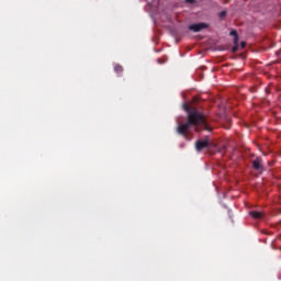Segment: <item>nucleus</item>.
<instances>
[{
  "mask_svg": "<svg viewBox=\"0 0 281 281\" xmlns=\"http://www.w3.org/2000/svg\"><path fill=\"white\" fill-rule=\"evenodd\" d=\"M227 16V11H221L218 13V18L221 19V21H223V19H225Z\"/></svg>",
  "mask_w": 281,
  "mask_h": 281,
  "instance_id": "obj_7",
  "label": "nucleus"
},
{
  "mask_svg": "<svg viewBox=\"0 0 281 281\" xmlns=\"http://www.w3.org/2000/svg\"><path fill=\"white\" fill-rule=\"evenodd\" d=\"M210 148V136H205L203 139H198L195 142V150L201 153V150Z\"/></svg>",
  "mask_w": 281,
  "mask_h": 281,
  "instance_id": "obj_2",
  "label": "nucleus"
},
{
  "mask_svg": "<svg viewBox=\"0 0 281 281\" xmlns=\"http://www.w3.org/2000/svg\"><path fill=\"white\" fill-rule=\"evenodd\" d=\"M188 3H194V0H187Z\"/></svg>",
  "mask_w": 281,
  "mask_h": 281,
  "instance_id": "obj_12",
  "label": "nucleus"
},
{
  "mask_svg": "<svg viewBox=\"0 0 281 281\" xmlns=\"http://www.w3.org/2000/svg\"><path fill=\"white\" fill-rule=\"evenodd\" d=\"M246 46H247V43H246V42H241V43H240L241 49H245Z\"/></svg>",
  "mask_w": 281,
  "mask_h": 281,
  "instance_id": "obj_10",
  "label": "nucleus"
},
{
  "mask_svg": "<svg viewBox=\"0 0 281 281\" xmlns=\"http://www.w3.org/2000/svg\"><path fill=\"white\" fill-rule=\"evenodd\" d=\"M209 27H210V24L205 22L189 25V30L191 32H202V30H207Z\"/></svg>",
  "mask_w": 281,
  "mask_h": 281,
  "instance_id": "obj_3",
  "label": "nucleus"
},
{
  "mask_svg": "<svg viewBox=\"0 0 281 281\" xmlns=\"http://www.w3.org/2000/svg\"><path fill=\"white\" fill-rule=\"evenodd\" d=\"M252 168L258 172H262L265 170V166H262V158H256L252 160Z\"/></svg>",
  "mask_w": 281,
  "mask_h": 281,
  "instance_id": "obj_4",
  "label": "nucleus"
},
{
  "mask_svg": "<svg viewBox=\"0 0 281 281\" xmlns=\"http://www.w3.org/2000/svg\"><path fill=\"white\" fill-rule=\"evenodd\" d=\"M234 45H238V35L234 37Z\"/></svg>",
  "mask_w": 281,
  "mask_h": 281,
  "instance_id": "obj_11",
  "label": "nucleus"
},
{
  "mask_svg": "<svg viewBox=\"0 0 281 281\" xmlns=\"http://www.w3.org/2000/svg\"><path fill=\"white\" fill-rule=\"evenodd\" d=\"M114 71L116 74H122V71H124V68L120 64H116L114 65Z\"/></svg>",
  "mask_w": 281,
  "mask_h": 281,
  "instance_id": "obj_6",
  "label": "nucleus"
},
{
  "mask_svg": "<svg viewBox=\"0 0 281 281\" xmlns=\"http://www.w3.org/2000/svg\"><path fill=\"white\" fill-rule=\"evenodd\" d=\"M231 36H234V38H235L236 36H238V32H236V31H231Z\"/></svg>",
  "mask_w": 281,
  "mask_h": 281,
  "instance_id": "obj_9",
  "label": "nucleus"
},
{
  "mask_svg": "<svg viewBox=\"0 0 281 281\" xmlns=\"http://www.w3.org/2000/svg\"><path fill=\"white\" fill-rule=\"evenodd\" d=\"M249 214H250V216H251L252 218H256V220L262 218V213H261V212L251 211Z\"/></svg>",
  "mask_w": 281,
  "mask_h": 281,
  "instance_id": "obj_5",
  "label": "nucleus"
},
{
  "mask_svg": "<svg viewBox=\"0 0 281 281\" xmlns=\"http://www.w3.org/2000/svg\"><path fill=\"white\" fill-rule=\"evenodd\" d=\"M182 109L187 113V122L178 124V135H182V137L188 139V133H190V130L192 128L195 133H201V131L212 133V127L207 122V117H205L203 113L199 112L196 108L190 106L188 103H183Z\"/></svg>",
  "mask_w": 281,
  "mask_h": 281,
  "instance_id": "obj_1",
  "label": "nucleus"
},
{
  "mask_svg": "<svg viewBox=\"0 0 281 281\" xmlns=\"http://www.w3.org/2000/svg\"><path fill=\"white\" fill-rule=\"evenodd\" d=\"M232 52L234 54H236V52H238V44H235V46H233Z\"/></svg>",
  "mask_w": 281,
  "mask_h": 281,
  "instance_id": "obj_8",
  "label": "nucleus"
}]
</instances>
